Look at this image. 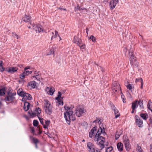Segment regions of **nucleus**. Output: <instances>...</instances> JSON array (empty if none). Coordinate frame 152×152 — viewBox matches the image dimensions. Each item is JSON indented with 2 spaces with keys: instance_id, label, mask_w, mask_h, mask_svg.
<instances>
[{
  "instance_id": "20e7f679",
  "label": "nucleus",
  "mask_w": 152,
  "mask_h": 152,
  "mask_svg": "<svg viewBox=\"0 0 152 152\" xmlns=\"http://www.w3.org/2000/svg\"><path fill=\"white\" fill-rule=\"evenodd\" d=\"M17 94L19 96L23 97L22 100L24 99L28 100H31V95L24 91H23L21 89H19L17 91Z\"/></svg>"
},
{
  "instance_id": "e433bc0d",
  "label": "nucleus",
  "mask_w": 152,
  "mask_h": 152,
  "mask_svg": "<svg viewBox=\"0 0 152 152\" xmlns=\"http://www.w3.org/2000/svg\"><path fill=\"white\" fill-rule=\"evenodd\" d=\"M25 71L23 72H25V74L26 75H28L29 74H31L32 72V71H27V70H25Z\"/></svg>"
},
{
  "instance_id": "1a4fd4ad",
  "label": "nucleus",
  "mask_w": 152,
  "mask_h": 152,
  "mask_svg": "<svg viewBox=\"0 0 152 152\" xmlns=\"http://www.w3.org/2000/svg\"><path fill=\"white\" fill-rule=\"evenodd\" d=\"M33 29H34L36 32H38L39 33L43 31L42 26L40 25H36L31 24Z\"/></svg>"
},
{
  "instance_id": "603ef678",
  "label": "nucleus",
  "mask_w": 152,
  "mask_h": 152,
  "mask_svg": "<svg viewBox=\"0 0 152 152\" xmlns=\"http://www.w3.org/2000/svg\"><path fill=\"white\" fill-rule=\"evenodd\" d=\"M34 128L33 127L31 128V132L33 133V134L34 135L35 134L34 133Z\"/></svg>"
},
{
  "instance_id": "052dcab7",
  "label": "nucleus",
  "mask_w": 152,
  "mask_h": 152,
  "mask_svg": "<svg viewBox=\"0 0 152 152\" xmlns=\"http://www.w3.org/2000/svg\"><path fill=\"white\" fill-rule=\"evenodd\" d=\"M59 9H60V10H66V9L65 8H63L61 7H59L58 8Z\"/></svg>"
},
{
  "instance_id": "6ab92c4d",
  "label": "nucleus",
  "mask_w": 152,
  "mask_h": 152,
  "mask_svg": "<svg viewBox=\"0 0 152 152\" xmlns=\"http://www.w3.org/2000/svg\"><path fill=\"white\" fill-rule=\"evenodd\" d=\"M140 116L144 120H146L148 118V116L147 113H140Z\"/></svg>"
},
{
  "instance_id": "39448f33",
  "label": "nucleus",
  "mask_w": 152,
  "mask_h": 152,
  "mask_svg": "<svg viewBox=\"0 0 152 152\" xmlns=\"http://www.w3.org/2000/svg\"><path fill=\"white\" fill-rule=\"evenodd\" d=\"M87 146L89 152H101L99 148H96L94 144L91 142L87 143Z\"/></svg>"
},
{
  "instance_id": "423d86ee",
  "label": "nucleus",
  "mask_w": 152,
  "mask_h": 152,
  "mask_svg": "<svg viewBox=\"0 0 152 152\" xmlns=\"http://www.w3.org/2000/svg\"><path fill=\"white\" fill-rule=\"evenodd\" d=\"M112 89L114 93L118 92L120 90L121 91L120 85L118 83L115 81L113 83Z\"/></svg>"
},
{
  "instance_id": "338daca9",
  "label": "nucleus",
  "mask_w": 152,
  "mask_h": 152,
  "mask_svg": "<svg viewBox=\"0 0 152 152\" xmlns=\"http://www.w3.org/2000/svg\"><path fill=\"white\" fill-rule=\"evenodd\" d=\"M130 55H131V57H134V55H133V54H132V53H131L130 54Z\"/></svg>"
},
{
  "instance_id": "7c9ffc66",
  "label": "nucleus",
  "mask_w": 152,
  "mask_h": 152,
  "mask_svg": "<svg viewBox=\"0 0 152 152\" xmlns=\"http://www.w3.org/2000/svg\"><path fill=\"white\" fill-rule=\"evenodd\" d=\"M113 148L112 147L110 146L107 148L105 152H113Z\"/></svg>"
},
{
  "instance_id": "774afa93",
  "label": "nucleus",
  "mask_w": 152,
  "mask_h": 152,
  "mask_svg": "<svg viewBox=\"0 0 152 152\" xmlns=\"http://www.w3.org/2000/svg\"><path fill=\"white\" fill-rule=\"evenodd\" d=\"M3 63V61H0V66H2V64Z\"/></svg>"
},
{
  "instance_id": "de8ad7c7",
  "label": "nucleus",
  "mask_w": 152,
  "mask_h": 152,
  "mask_svg": "<svg viewBox=\"0 0 152 152\" xmlns=\"http://www.w3.org/2000/svg\"><path fill=\"white\" fill-rule=\"evenodd\" d=\"M37 112L38 114H40L41 112V109L39 107H38L37 108Z\"/></svg>"
},
{
  "instance_id": "a19ab883",
  "label": "nucleus",
  "mask_w": 152,
  "mask_h": 152,
  "mask_svg": "<svg viewBox=\"0 0 152 152\" xmlns=\"http://www.w3.org/2000/svg\"><path fill=\"white\" fill-rule=\"evenodd\" d=\"M38 118L40 121V123L42 124V125L44 124V122H43V120L44 119L42 118H41L39 117H38Z\"/></svg>"
},
{
  "instance_id": "dca6fc26",
  "label": "nucleus",
  "mask_w": 152,
  "mask_h": 152,
  "mask_svg": "<svg viewBox=\"0 0 152 152\" xmlns=\"http://www.w3.org/2000/svg\"><path fill=\"white\" fill-rule=\"evenodd\" d=\"M14 99V97L12 96H7L4 99V100L5 102L11 101H13Z\"/></svg>"
},
{
  "instance_id": "f8f14e48",
  "label": "nucleus",
  "mask_w": 152,
  "mask_h": 152,
  "mask_svg": "<svg viewBox=\"0 0 152 152\" xmlns=\"http://www.w3.org/2000/svg\"><path fill=\"white\" fill-rule=\"evenodd\" d=\"M97 127L96 126H95L93 127L90 131L89 132V137L90 138H92L93 137L95 133L96 132H97Z\"/></svg>"
},
{
  "instance_id": "f03ea898",
  "label": "nucleus",
  "mask_w": 152,
  "mask_h": 152,
  "mask_svg": "<svg viewBox=\"0 0 152 152\" xmlns=\"http://www.w3.org/2000/svg\"><path fill=\"white\" fill-rule=\"evenodd\" d=\"M64 107L66 111L64 113V118L67 124H70L71 120L74 121L76 119L74 115H73V112L72 110L74 107L72 106V107H69L66 104H65Z\"/></svg>"
},
{
  "instance_id": "2eb2a0df",
  "label": "nucleus",
  "mask_w": 152,
  "mask_h": 152,
  "mask_svg": "<svg viewBox=\"0 0 152 152\" xmlns=\"http://www.w3.org/2000/svg\"><path fill=\"white\" fill-rule=\"evenodd\" d=\"M138 106V101L136 100L132 103V108L133 110H134Z\"/></svg>"
},
{
  "instance_id": "7ed1b4c3",
  "label": "nucleus",
  "mask_w": 152,
  "mask_h": 152,
  "mask_svg": "<svg viewBox=\"0 0 152 152\" xmlns=\"http://www.w3.org/2000/svg\"><path fill=\"white\" fill-rule=\"evenodd\" d=\"M44 109L45 113L47 114L50 115L52 113V107L49 101L47 99H44Z\"/></svg>"
},
{
  "instance_id": "a878e982",
  "label": "nucleus",
  "mask_w": 152,
  "mask_h": 152,
  "mask_svg": "<svg viewBox=\"0 0 152 152\" xmlns=\"http://www.w3.org/2000/svg\"><path fill=\"white\" fill-rule=\"evenodd\" d=\"M114 111L115 115V118H117L120 115V113H119L118 110L117 109H114Z\"/></svg>"
},
{
  "instance_id": "13d9d810",
  "label": "nucleus",
  "mask_w": 152,
  "mask_h": 152,
  "mask_svg": "<svg viewBox=\"0 0 152 152\" xmlns=\"http://www.w3.org/2000/svg\"><path fill=\"white\" fill-rule=\"evenodd\" d=\"M43 127L45 129H48V126L45 125V124H43Z\"/></svg>"
},
{
  "instance_id": "49530a36",
  "label": "nucleus",
  "mask_w": 152,
  "mask_h": 152,
  "mask_svg": "<svg viewBox=\"0 0 152 152\" xmlns=\"http://www.w3.org/2000/svg\"><path fill=\"white\" fill-rule=\"evenodd\" d=\"M136 150H137V151H138L139 150H140L142 149H141V147L140 146L137 145V148H136Z\"/></svg>"
},
{
  "instance_id": "09e8293b",
  "label": "nucleus",
  "mask_w": 152,
  "mask_h": 152,
  "mask_svg": "<svg viewBox=\"0 0 152 152\" xmlns=\"http://www.w3.org/2000/svg\"><path fill=\"white\" fill-rule=\"evenodd\" d=\"M52 34L53 35L51 38V40H52L53 38H55L56 37V35H54V33L53 32H52Z\"/></svg>"
},
{
  "instance_id": "79ce46f5",
  "label": "nucleus",
  "mask_w": 152,
  "mask_h": 152,
  "mask_svg": "<svg viewBox=\"0 0 152 152\" xmlns=\"http://www.w3.org/2000/svg\"><path fill=\"white\" fill-rule=\"evenodd\" d=\"M90 39L92 40L93 42H94L95 41V38L93 36H91L90 37Z\"/></svg>"
},
{
  "instance_id": "37998d69",
  "label": "nucleus",
  "mask_w": 152,
  "mask_h": 152,
  "mask_svg": "<svg viewBox=\"0 0 152 152\" xmlns=\"http://www.w3.org/2000/svg\"><path fill=\"white\" fill-rule=\"evenodd\" d=\"M45 125H46L48 126L50 124V121L49 120H47V121H46L45 120Z\"/></svg>"
},
{
  "instance_id": "5701e85b",
  "label": "nucleus",
  "mask_w": 152,
  "mask_h": 152,
  "mask_svg": "<svg viewBox=\"0 0 152 152\" xmlns=\"http://www.w3.org/2000/svg\"><path fill=\"white\" fill-rule=\"evenodd\" d=\"M138 105H139L141 109H143L144 107L142 100L140 99L139 101H138Z\"/></svg>"
},
{
  "instance_id": "58836bf2",
  "label": "nucleus",
  "mask_w": 152,
  "mask_h": 152,
  "mask_svg": "<svg viewBox=\"0 0 152 152\" xmlns=\"http://www.w3.org/2000/svg\"><path fill=\"white\" fill-rule=\"evenodd\" d=\"M25 72H23L22 74H20L19 75L20 78L21 79H23L25 78V76H26L25 74Z\"/></svg>"
},
{
  "instance_id": "864d4df0",
  "label": "nucleus",
  "mask_w": 152,
  "mask_h": 152,
  "mask_svg": "<svg viewBox=\"0 0 152 152\" xmlns=\"http://www.w3.org/2000/svg\"><path fill=\"white\" fill-rule=\"evenodd\" d=\"M98 69L99 70H100L102 72H103L104 71L103 68L101 67V66H99V68H98Z\"/></svg>"
},
{
  "instance_id": "4d7b16f0",
  "label": "nucleus",
  "mask_w": 152,
  "mask_h": 152,
  "mask_svg": "<svg viewBox=\"0 0 152 152\" xmlns=\"http://www.w3.org/2000/svg\"><path fill=\"white\" fill-rule=\"evenodd\" d=\"M15 34V37H16L17 39H18L20 38V37L18 36L16 34Z\"/></svg>"
},
{
  "instance_id": "0eeeda50",
  "label": "nucleus",
  "mask_w": 152,
  "mask_h": 152,
  "mask_svg": "<svg viewBox=\"0 0 152 152\" xmlns=\"http://www.w3.org/2000/svg\"><path fill=\"white\" fill-rule=\"evenodd\" d=\"M135 123L139 127H142L143 126V122L141 119L138 115H136L134 117Z\"/></svg>"
},
{
  "instance_id": "473e14b6",
  "label": "nucleus",
  "mask_w": 152,
  "mask_h": 152,
  "mask_svg": "<svg viewBox=\"0 0 152 152\" xmlns=\"http://www.w3.org/2000/svg\"><path fill=\"white\" fill-rule=\"evenodd\" d=\"M5 94V90L4 88L0 89V96H3Z\"/></svg>"
},
{
  "instance_id": "c85d7f7f",
  "label": "nucleus",
  "mask_w": 152,
  "mask_h": 152,
  "mask_svg": "<svg viewBox=\"0 0 152 152\" xmlns=\"http://www.w3.org/2000/svg\"><path fill=\"white\" fill-rule=\"evenodd\" d=\"M55 91V90L54 88L53 87H51L49 91V94L50 95H52Z\"/></svg>"
},
{
  "instance_id": "9b49d317",
  "label": "nucleus",
  "mask_w": 152,
  "mask_h": 152,
  "mask_svg": "<svg viewBox=\"0 0 152 152\" xmlns=\"http://www.w3.org/2000/svg\"><path fill=\"white\" fill-rule=\"evenodd\" d=\"M118 2V0H112L110 1L109 5L111 10H113Z\"/></svg>"
},
{
  "instance_id": "9d476101",
  "label": "nucleus",
  "mask_w": 152,
  "mask_h": 152,
  "mask_svg": "<svg viewBox=\"0 0 152 152\" xmlns=\"http://www.w3.org/2000/svg\"><path fill=\"white\" fill-rule=\"evenodd\" d=\"M136 58H130V61L131 64L134 66L137 67L139 63L136 59Z\"/></svg>"
},
{
  "instance_id": "72a5a7b5",
  "label": "nucleus",
  "mask_w": 152,
  "mask_h": 152,
  "mask_svg": "<svg viewBox=\"0 0 152 152\" xmlns=\"http://www.w3.org/2000/svg\"><path fill=\"white\" fill-rule=\"evenodd\" d=\"M78 45L80 47L81 49H84L86 47L85 44L82 43V42Z\"/></svg>"
},
{
  "instance_id": "680f3d73",
  "label": "nucleus",
  "mask_w": 152,
  "mask_h": 152,
  "mask_svg": "<svg viewBox=\"0 0 152 152\" xmlns=\"http://www.w3.org/2000/svg\"><path fill=\"white\" fill-rule=\"evenodd\" d=\"M99 119H97L96 120H94L93 122V123H98V120Z\"/></svg>"
},
{
  "instance_id": "bb28decb",
  "label": "nucleus",
  "mask_w": 152,
  "mask_h": 152,
  "mask_svg": "<svg viewBox=\"0 0 152 152\" xmlns=\"http://www.w3.org/2000/svg\"><path fill=\"white\" fill-rule=\"evenodd\" d=\"M124 145H125V148H126V151H129L131 148V145L129 143V142L128 143H127Z\"/></svg>"
},
{
  "instance_id": "4c0bfd02",
  "label": "nucleus",
  "mask_w": 152,
  "mask_h": 152,
  "mask_svg": "<svg viewBox=\"0 0 152 152\" xmlns=\"http://www.w3.org/2000/svg\"><path fill=\"white\" fill-rule=\"evenodd\" d=\"M31 112H31L30 111H29L28 112L31 116H34L36 115V113H35L32 112L31 113Z\"/></svg>"
},
{
  "instance_id": "6e6552de",
  "label": "nucleus",
  "mask_w": 152,
  "mask_h": 152,
  "mask_svg": "<svg viewBox=\"0 0 152 152\" xmlns=\"http://www.w3.org/2000/svg\"><path fill=\"white\" fill-rule=\"evenodd\" d=\"M75 113L76 116L80 117L82 116V114L85 113V110L83 108L78 107H77Z\"/></svg>"
},
{
  "instance_id": "69168bd1",
  "label": "nucleus",
  "mask_w": 152,
  "mask_h": 152,
  "mask_svg": "<svg viewBox=\"0 0 152 152\" xmlns=\"http://www.w3.org/2000/svg\"><path fill=\"white\" fill-rule=\"evenodd\" d=\"M152 102L150 100H149L148 103L147 105H150V104Z\"/></svg>"
},
{
  "instance_id": "a18cd8bd",
  "label": "nucleus",
  "mask_w": 152,
  "mask_h": 152,
  "mask_svg": "<svg viewBox=\"0 0 152 152\" xmlns=\"http://www.w3.org/2000/svg\"><path fill=\"white\" fill-rule=\"evenodd\" d=\"M120 135L119 134H118V132H117L116 133V134L115 135V139L117 140L118 139L119 137H120Z\"/></svg>"
},
{
  "instance_id": "f704fd0d",
  "label": "nucleus",
  "mask_w": 152,
  "mask_h": 152,
  "mask_svg": "<svg viewBox=\"0 0 152 152\" xmlns=\"http://www.w3.org/2000/svg\"><path fill=\"white\" fill-rule=\"evenodd\" d=\"M56 47H52V48L51 49H50V53H48L47 54V56L48 55H51V54H53L54 53V48H55Z\"/></svg>"
},
{
  "instance_id": "4468645a",
  "label": "nucleus",
  "mask_w": 152,
  "mask_h": 152,
  "mask_svg": "<svg viewBox=\"0 0 152 152\" xmlns=\"http://www.w3.org/2000/svg\"><path fill=\"white\" fill-rule=\"evenodd\" d=\"M30 105V104L29 103L26 102H25L23 108L25 111H27L29 109Z\"/></svg>"
},
{
  "instance_id": "f257e3e1",
  "label": "nucleus",
  "mask_w": 152,
  "mask_h": 152,
  "mask_svg": "<svg viewBox=\"0 0 152 152\" xmlns=\"http://www.w3.org/2000/svg\"><path fill=\"white\" fill-rule=\"evenodd\" d=\"M101 134H102L104 136L106 134L104 127H102V126L100 127V129L98 130L95 136L94 137V140L95 141H96L97 144L102 149L104 147L105 145H108V142H105L104 138L101 136Z\"/></svg>"
},
{
  "instance_id": "e2e57ef3",
  "label": "nucleus",
  "mask_w": 152,
  "mask_h": 152,
  "mask_svg": "<svg viewBox=\"0 0 152 152\" xmlns=\"http://www.w3.org/2000/svg\"><path fill=\"white\" fill-rule=\"evenodd\" d=\"M30 67L29 66H27V67H26L25 68H24V70H26L27 69H30Z\"/></svg>"
},
{
  "instance_id": "b1692460",
  "label": "nucleus",
  "mask_w": 152,
  "mask_h": 152,
  "mask_svg": "<svg viewBox=\"0 0 152 152\" xmlns=\"http://www.w3.org/2000/svg\"><path fill=\"white\" fill-rule=\"evenodd\" d=\"M123 141L124 144L129 142L128 137L125 136H124L123 137Z\"/></svg>"
},
{
  "instance_id": "bf43d9fd",
  "label": "nucleus",
  "mask_w": 152,
  "mask_h": 152,
  "mask_svg": "<svg viewBox=\"0 0 152 152\" xmlns=\"http://www.w3.org/2000/svg\"><path fill=\"white\" fill-rule=\"evenodd\" d=\"M150 152H152V144L150 145Z\"/></svg>"
},
{
  "instance_id": "0e129e2a",
  "label": "nucleus",
  "mask_w": 152,
  "mask_h": 152,
  "mask_svg": "<svg viewBox=\"0 0 152 152\" xmlns=\"http://www.w3.org/2000/svg\"><path fill=\"white\" fill-rule=\"evenodd\" d=\"M149 121H150V123L151 124H152V119H151V118H150L149 120Z\"/></svg>"
},
{
  "instance_id": "8fccbe9b",
  "label": "nucleus",
  "mask_w": 152,
  "mask_h": 152,
  "mask_svg": "<svg viewBox=\"0 0 152 152\" xmlns=\"http://www.w3.org/2000/svg\"><path fill=\"white\" fill-rule=\"evenodd\" d=\"M0 70L2 72L4 70V69L2 66H0Z\"/></svg>"
},
{
  "instance_id": "c756f323",
  "label": "nucleus",
  "mask_w": 152,
  "mask_h": 152,
  "mask_svg": "<svg viewBox=\"0 0 152 152\" xmlns=\"http://www.w3.org/2000/svg\"><path fill=\"white\" fill-rule=\"evenodd\" d=\"M32 77L34 78H35L37 80H39L40 81V80L41 78V77L40 75L39 74H38L36 75L33 76Z\"/></svg>"
},
{
  "instance_id": "393cba45",
  "label": "nucleus",
  "mask_w": 152,
  "mask_h": 152,
  "mask_svg": "<svg viewBox=\"0 0 152 152\" xmlns=\"http://www.w3.org/2000/svg\"><path fill=\"white\" fill-rule=\"evenodd\" d=\"M61 94L60 92H58V94L57 96L55 98L56 100H58V102L60 103L61 102V99L60 98H61Z\"/></svg>"
},
{
  "instance_id": "c03bdc74",
  "label": "nucleus",
  "mask_w": 152,
  "mask_h": 152,
  "mask_svg": "<svg viewBox=\"0 0 152 152\" xmlns=\"http://www.w3.org/2000/svg\"><path fill=\"white\" fill-rule=\"evenodd\" d=\"M141 80H143L141 78L138 79H137L136 80V82H140L141 83Z\"/></svg>"
},
{
  "instance_id": "cd10ccee",
  "label": "nucleus",
  "mask_w": 152,
  "mask_h": 152,
  "mask_svg": "<svg viewBox=\"0 0 152 152\" xmlns=\"http://www.w3.org/2000/svg\"><path fill=\"white\" fill-rule=\"evenodd\" d=\"M30 139L35 144H37L39 142V140L37 138H34L32 136H30Z\"/></svg>"
},
{
  "instance_id": "f3484780",
  "label": "nucleus",
  "mask_w": 152,
  "mask_h": 152,
  "mask_svg": "<svg viewBox=\"0 0 152 152\" xmlns=\"http://www.w3.org/2000/svg\"><path fill=\"white\" fill-rule=\"evenodd\" d=\"M74 41L75 43H77L78 45L79 44L81 43L82 40L81 39L78 38L76 36H75L74 37Z\"/></svg>"
},
{
  "instance_id": "ddd939ff",
  "label": "nucleus",
  "mask_w": 152,
  "mask_h": 152,
  "mask_svg": "<svg viewBox=\"0 0 152 152\" xmlns=\"http://www.w3.org/2000/svg\"><path fill=\"white\" fill-rule=\"evenodd\" d=\"M21 20L22 21H23L26 22H29L30 23V24H31V17L29 15H25V16L22 18Z\"/></svg>"
},
{
  "instance_id": "c9c22d12",
  "label": "nucleus",
  "mask_w": 152,
  "mask_h": 152,
  "mask_svg": "<svg viewBox=\"0 0 152 152\" xmlns=\"http://www.w3.org/2000/svg\"><path fill=\"white\" fill-rule=\"evenodd\" d=\"M38 121L37 120H34L33 121V124L34 126H37L38 124Z\"/></svg>"
},
{
  "instance_id": "3c124183",
  "label": "nucleus",
  "mask_w": 152,
  "mask_h": 152,
  "mask_svg": "<svg viewBox=\"0 0 152 152\" xmlns=\"http://www.w3.org/2000/svg\"><path fill=\"white\" fill-rule=\"evenodd\" d=\"M141 80V87L140 88L142 89L143 88V80Z\"/></svg>"
},
{
  "instance_id": "a211bd4d",
  "label": "nucleus",
  "mask_w": 152,
  "mask_h": 152,
  "mask_svg": "<svg viewBox=\"0 0 152 152\" xmlns=\"http://www.w3.org/2000/svg\"><path fill=\"white\" fill-rule=\"evenodd\" d=\"M117 147L118 150L120 151H121L123 150V144L121 142L118 143L117 144Z\"/></svg>"
},
{
  "instance_id": "6e6d98bb",
  "label": "nucleus",
  "mask_w": 152,
  "mask_h": 152,
  "mask_svg": "<svg viewBox=\"0 0 152 152\" xmlns=\"http://www.w3.org/2000/svg\"><path fill=\"white\" fill-rule=\"evenodd\" d=\"M103 121V120L102 119H99L98 120V123L99 124H101V123H102V122Z\"/></svg>"
},
{
  "instance_id": "ea45409f",
  "label": "nucleus",
  "mask_w": 152,
  "mask_h": 152,
  "mask_svg": "<svg viewBox=\"0 0 152 152\" xmlns=\"http://www.w3.org/2000/svg\"><path fill=\"white\" fill-rule=\"evenodd\" d=\"M110 104L111 105V109L112 110H113V111L114 110V109H116L115 108V106L113 105V104L112 103H111V104Z\"/></svg>"
},
{
  "instance_id": "4be33fe9",
  "label": "nucleus",
  "mask_w": 152,
  "mask_h": 152,
  "mask_svg": "<svg viewBox=\"0 0 152 152\" xmlns=\"http://www.w3.org/2000/svg\"><path fill=\"white\" fill-rule=\"evenodd\" d=\"M28 85L29 86H31L32 88H34L36 86V83L34 81H32L29 83Z\"/></svg>"
},
{
  "instance_id": "aec40b11",
  "label": "nucleus",
  "mask_w": 152,
  "mask_h": 152,
  "mask_svg": "<svg viewBox=\"0 0 152 152\" xmlns=\"http://www.w3.org/2000/svg\"><path fill=\"white\" fill-rule=\"evenodd\" d=\"M17 69V68L16 67H11L8 70V72L10 73H13L16 72Z\"/></svg>"
},
{
  "instance_id": "2f4dec72",
  "label": "nucleus",
  "mask_w": 152,
  "mask_h": 152,
  "mask_svg": "<svg viewBox=\"0 0 152 152\" xmlns=\"http://www.w3.org/2000/svg\"><path fill=\"white\" fill-rule=\"evenodd\" d=\"M126 87L127 89H129V90L132 91L133 88V86L132 84H128L126 86Z\"/></svg>"
},
{
  "instance_id": "5fc2aeb1",
  "label": "nucleus",
  "mask_w": 152,
  "mask_h": 152,
  "mask_svg": "<svg viewBox=\"0 0 152 152\" xmlns=\"http://www.w3.org/2000/svg\"><path fill=\"white\" fill-rule=\"evenodd\" d=\"M121 98L122 99H123V98H124V96L123 95V94L122 93V91H121Z\"/></svg>"
},
{
  "instance_id": "412c9836",
  "label": "nucleus",
  "mask_w": 152,
  "mask_h": 152,
  "mask_svg": "<svg viewBox=\"0 0 152 152\" xmlns=\"http://www.w3.org/2000/svg\"><path fill=\"white\" fill-rule=\"evenodd\" d=\"M84 9V8H82L80 7L79 5L77 4V6L75 7L74 10L75 12H77L78 11H81V10Z\"/></svg>"
}]
</instances>
